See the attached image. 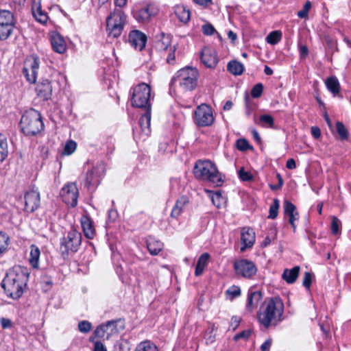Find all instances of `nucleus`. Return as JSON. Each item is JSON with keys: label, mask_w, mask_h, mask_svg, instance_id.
Wrapping results in <instances>:
<instances>
[{"label": "nucleus", "mask_w": 351, "mask_h": 351, "mask_svg": "<svg viewBox=\"0 0 351 351\" xmlns=\"http://www.w3.org/2000/svg\"><path fill=\"white\" fill-rule=\"evenodd\" d=\"M28 273L20 267L9 270L1 282L7 297L17 300L21 297L28 280Z\"/></svg>", "instance_id": "nucleus-1"}, {"label": "nucleus", "mask_w": 351, "mask_h": 351, "mask_svg": "<svg viewBox=\"0 0 351 351\" xmlns=\"http://www.w3.org/2000/svg\"><path fill=\"white\" fill-rule=\"evenodd\" d=\"M284 312V304L278 297L266 300L258 312L259 322L268 328L271 326H276L282 320Z\"/></svg>", "instance_id": "nucleus-2"}, {"label": "nucleus", "mask_w": 351, "mask_h": 351, "mask_svg": "<svg viewBox=\"0 0 351 351\" xmlns=\"http://www.w3.org/2000/svg\"><path fill=\"white\" fill-rule=\"evenodd\" d=\"M151 88L145 84L141 83L134 88L132 96V106L135 108H143L146 110L145 114L140 120L142 128H149L151 121Z\"/></svg>", "instance_id": "nucleus-3"}, {"label": "nucleus", "mask_w": 351, "mask_h": 351, "mask_svg": "<svg viewBox=\"0 0 351 351\" xmlns=\"http://www.w3.org/2000/svg\"><path fill=\"white\" fill-rule=\"evenodd\" d=\"M193 173L197 179L208 182L215 186L221 185L223 182L221 173L215 164L210 160H199L197 161Z\"/></svg>", "instance_id": "nucleus-4"}, {"label": "nucleus", "mask_w": 351, "mask_h": 351, "mask_svg": "<svg viewBox=\"0 0 351 351\" xmlns=\"http://www.w3.org/2000/svg\"><path fill=\"white\" fill-rule=\"evenodd\" d=\"M20 125L26 135H35L43 129L40 114L34 109L27 111L22 116Z\"/></svg>", "instance_id": "nucleus-5"}, {"label": "nucleus", "mask_w": 351, "mask_h": 351, "mask_svg": "<svg viewBox=\"0 0 351 351\" xmlns=\"http://www.w3.org/2000/svg\"><path fill=\"white\" fill-rule=\"evenodd\" d=\"M198 72L195 69L187 66L179 70L173 81L178 83L184 90H193L197 84Z\"/></svg>", "instance_id": "nucleus-6"}, {"label": "nucleus", "mask_w": 351, "mask_h": 351, "mask_svg": "<svg viewBox=\"0 0 351 351\" xmlns=\"http://www.w3.org/2000/svg\"><path fill=\"white\" fill-rule=\"evenodd\" d=\"M125 25V14L120 10H115L108 16L106 20V30L108 36L118 38L123 31Z\"/></svg>", "instance_id": "nucleus-7"}, {"label": "nucleus", "mask_w": 351, "mask_h": 351, "mask_svg": "<svg viewBox=\"0 0 351 351\" xmlns=\"http://www.w3.org/2000/svg\"><path fill=\"white\" fill-rule=\"evenodd\" d=\"M15 25L13 14L5 10L0 11V40L7 39L12 33Z\"/></svg>", "instance_id": "nucleus-8"}, {"label": "nucleus", "mask_w": 351, "mask_h": 351, "mask_svg": "<svg viewBox=\"0 0 351 351\" xmlns=\"http://www.w3.org/2000/svg\"><path fill=\"white\" fill-rule=\"evenodd\" d=\"M82 235L75 230L69 231L61 241L60 250L62 254H68L69 252H75L81 244Z\"/></svg>", "instance_id": "nucleus-9"}, {"label": "nucleus", "mask_w": 351, "mask_h": 351, "mask_svg": "<svg viewBox=\"0 0 351 351\" xmlns=\"http://www.w3.org/2000/svg\"><path fill=\"white\" fill-rule=\"evenodd\" d=\"M123 328V322L121 319L110 320L107 322L106 324L99 326L95 330V334L99 338H104L106 336V339H108Z\"/></svg>", "instance_id": "nucleus-10"}, {"label": "nucleus", "mask_w": 351, "mask_h": 351, "mask_svg": "<svg viewBox=\"0 0 351 351\" xmlns=\"http://www.w3.org/2000/svg\"><path fill=\"white\" fill-rule=\"evenodd\" d=\"M194 121L201 127L210 125L214 121V117L210 106L205 104L198 106L194 113Z\"/></svg>", "instance_id": "nucleus-11"}, {"label": "nucleus", "mask_w": 351, "mask_h": 351, "mask_svg": "<svg viewBox=\"0 0 351 351\" xmlns=\"http://www.w3.org/2000/svg\"><path fill=\"white\" fill-rule=\"evenodd\" d=\"M38 68L39 60L37 57L32 56L26 60L23 72L29 83L36 82Z\"/></svg>", "instance_id": "nucleus-12"}, {"label": "nucleus", "mask_w": 351, "mask_h": 351, "mask_svg": "<svg viewBox=\"0 0 351 351\" xmlns=\"http://www.w3.org/2000/svg\"><path fill=\"white\" fill-rule=\"evenodd\" d=\"M63 201L68 205L75 207L77 203L78 189L75 183L66 184L61 190Z\"/></svg>", "instance_id": "nucleus-13"}, {"label": "nucleus", "mask_w": 351, "mask_h": 351, "mask_svg": "<svg viewBox=\"0 0 351 351\" xmlns=\"http://www.w3.org/2000/svg\"><path fill=\"white\" fill-rule=\"evenodd\" d=\"M234 268L237 274L244 278H250L256 272V268L254 263L245 259L234 262Z\"/></svg>", "instance_id": "nucleus-14"}, {"label": "nucleus", "mask_w": 351, "mask_h": 351, "mask_svg": "<svg viewBox=\"0 0 351 351\" xmlns=\"http://www.w3.org/2000/svg\"><path fill=\"white\" fill-rule=\"evenodd\" d=\"M202 63L208 68H214L218 63L216 51L213 48L205 47L201 54Z\"/></svg>", "instance_id": "nucleus-15"}, {"label": "nucleus", "mask_w": 351, "mask_h": 351, "mask_svg": "<svg viewBox=\"0 0 351 351\" xmlns=\"http://www.w3.org/2000/svg\"><path fill=\"white\" fill-rule=\"evenodd\" d=\"M40 204V194L36 191H27L25 195V208L27 212H34Z\"/></svg>", "instance_id": "nucleus-16"}, {"label": "nucleus", "mask_w": 351, "mask_h": 351, "mask_svg": "<svg viewBox=\"0 0 351 351\" xmlns=\"http://www.w3.org/2000/svg\"><path fill=\"white\" fill-rule=\"evenodd\" d=\"M147 36L138 30H134L130 33L129 42L136 49L141 51L145 47Z\"/></svg>", "instance_id": "nucleus-17"}, {"label": "nucleus", "mask_w": 351, "mask_h": 351, "mask_svg": "<svg viewBox=\"0 0 351 351\" xmlns=\"http://www.w3.org/2000/svg\"><path fill=\"white\" fill-rule=\"evenodd\" d=\"M36 91L38 97L48 100L52 95V86L47 79H42L37 84Z\"/></svg>", "instance_id": "nucleus-18"}, {"label": "nucleus", "mask_w": 351, "mask_h": 351, "mask_svg": "<svg viewBox=\"0 0 351 351\" xmlns=\"http://www.w3.org/2000/svg\"><path fill=\"white\" fill-rule=\"evenodd\" d=\"M241 241L243 247H241V251L244 252L247 247H251L255 241V233L252 229L250 228H243L241 234Z\"/></svg>", "instance_id": "nucleus-19"}, {"label": "nucleus", "mask_w": 351, "mask_h": 351, "mask_svg": "<svg viewBox=\"0 0 351 351\" xmlns=\"http://www.w3.org/2000/svg\"><path fill=\"white\" fill-rule=\"evenodd\" d=\"M32 14L35 19L40 23H45L47 21V14L41 10V5L40 0H33L32 5Z\"/></svg>", "instance_id": "nucleus-20"}, {"label": "nucleus", "mask_w": 351, "mask_h": 351, "mask_svg": "<svg viewBox=\"0 0 351 351\" xmlns=\"http://www.w3.org/2000/svg\"><path fill=\"white\" fill-rule=\"evenodd\" d=\"M51 43L53 49L59 53H63L66 51V43L63 38L58 34L51 36Z\"/></svg>", "instance_id": "nucleus-21"}, {"label": "nucleus", "mask_w": 351, "mask_h": 351, "mask_svg": "<svg viewBox=\"0 0 351 351\" xmlns=\"http://www.w3.org/2000/svg\"><path fill=\"white\" fill-rule=\"evenodd\" d=\"M300 267L295 266L292 269H285L282 273V278L288 284H293L297 280Z\"/></svg>", "instance_id": "nucleus-22"}, {"label": "nucleus", "mask_w": 351, "mask_h": 351, "mask_svg": "<svg viewBox=\"0 0 351 351\" xmlns=\"http://www.w3.org/2000/svg\"><path fill=\"white\" fill-rule=\"evenodd\" d=\"M81 224L86 237L93 239L95 235V229L90 219L86 216H83L81 219Z\"/></svg>", "instance_id": "nucleus-23"}, {"label": "nucleus", "mask_w": 351, "mask_h": 351, "mask_svg": "<svg viewBox=\"0 0 351 351\" xmlns=\"http://www.w3.org/2000/svg\"><path fill=\"white\" fill-rule=\"evenodd\" d=\"M262 298V294L260 291L251 292L247 298L246 307L250 311L256 308Z\"/></svg>", "instance_id": "nucleus-24"}, {"label": "nucleus", "mask_w": 351, "mask_h": 351, "mask_svg": "<svg viewBox=\"0 0 351 351\" xmlns=\"http://www.w3.org/2000/svg\"><path fill=\"white\" fill-rule=\"evenodd\" d=\"M154 13L149 6L143 8L135 13L134 16L138 22L145 23L148 21Z\"/></svg>", "instance_id": "nucleus-25"}, {"label": "nucleus", "mask_w": 351, "mask_h": 351, "mask_svg": "<svg viewBox=\"0 0 351 351\" xmlns=\"http://www.w3.org/2000/svg\"><path fill=\"white\" fill-rule=\"evenodd\" d=\"M174 12L181 22L184 23L189 22L190 19V11L185 6L178 5L176 6Z\"/></svg>", "instance_id": "nucleus-26"}, {"label": "nucleus", "mask_w": 351, "mask_h": 351, "mask_svg": "<svg viewBox=\"0 0 351 351\" xmlns=\"http://www.w3.org/2000/svg\"><path fill=\"white\" fill-rule=\"evenodd\" d=\"M209 258L210 255L208 253H204L199 256L195 267V276H199L203 273L205 267L208 263Z\"/></svg>", "instance_id": "nucleus-27"}, {"label": "nucleus", "mask_w": 351, "mask_h": 351, "mask_svg": "<svg viewBox=\"0 0 351 351\" xmlns=\"http://www.w3.org/2000/svg\"><path fill=\"white\" fill-rule=\"evenodd\" d=\"M325 84L328 90L333 95H337L339 93L340 85L336 77L332 76L328 77L325 81Z\"/></svg>", "instance_id": "nucleus-28"}, {"label": "nucleus", "mask_w": 351, "mask_h": 351, "mask_svg": "<svg viewBox=\"0 0 351 351\" xmlns=\"http://www.w3.org/2000/svg\"><path fill=\"white\" fill-rule=\"evenodd\" d=\"M147 249L151 254L157 255L162 249L163 244L159 241L149 238L147 241Z\"/></svg>", "instance_id": "nucleus-29"}, {"label": "nucleus", "mask_w": 351, "mask_h": 351, "mask_svg": "<svg viewBox=\"0 0 351 351\" xmlns=\"http://www.w3.org/2000/svg\"><path fill=\"white\" fill-rule=\"evenodd\" d=\"M189 201L186 197H182L179 199L177 200L176 205L174 206L171 216L172 217H178L182 211L183 208L188 204Z\"/></svg>", "instance_id": "nucleus-30"}, {"label": "nucleus", "mask_w": 351, "mask_h": 351, "mask_svg": "<svg viewBox=\"0 0 351 351\" xmlns=\"http://www.w3.org/2000/svg\"><path fill=\"white\" fill-rule=\"evenodd\" d=\"M227 69L232 74L239 75L243 73L244 66L241 62L237 60H232L228 64Z\"/></svg>", "instance_id": "nucleus-31"}, {"label": "nucleus", "mask_w": 351, "mask_h": 351, "mask_svg": "<svg viewBox=\"0 0 351 351\" xmlns=\"http://www.w3.org/2000/svg\"><path fill=\"white\" fill-rule=\"evenodd\" d=\"M171 36L164 33L160 34V38L156 42V48L158 50L165 51L171 44Z\"/></svg>", "instance_id": "nucleus-32"}, {"label": "nucleus", "mask_w": 351, "mask_h": 351, "mask_svg": "<svg viewBox=\"0 0 351 351\" xmlns=\"http://www.w3.org/2000/svg\"><path fill=\"white\" fill-rule=\"evenodd\" d=\"M29 263L34 268H38L39 265L40 250L35 245L30 246Z\"/></svg>", "instance_id": "nucleus-33"}, {"label": "nucleus", "mask_w": 351, "mask_h": 351, "mask_svg": "<svg viewBox=\"0 0 351 351\" xmlns=\"http://www.w3.org/2000/svg\"><path fill=\"white\" fill-rule=\"evenodd\" d=\"M8 155V145L7 138L0 134V161H3Z\"/></svg>", "instance_id": "nucleus-34"}, {"label": "nucleus", "mask_w": 351, "mask_h": 351, "mask_svg": "<svg viewBox=\"0 0 351 351\" xmlns=\"http://www.w3.org/2000/svg\"><path fill=\"white\" fill-rule=\"evenodd\" d=\"M325 40L326 43L327 48H326V56L331 58L332 56L334 51H339V48L337 47V41L333 40L329 36L325 38Z\"/></svg>", "instance_id": "nucleus-35"}, {"label": "nucleus", "mask_w": 351, "mask_h": 351, "mask_svg": "<svg viewBox=\"0 0 351 351\" xmlns=\"http://www.w3.org/2000/svg\"><path fill=\"white\" fill-rule=\"evenodd\" d=\"M136 351H157L156 346L149 341L140 343L136 348Z\"/></svg>", "instance_id": "nucleus-36"}, {"label": "nucleus", "mask_w": 351, "mask_h": 351, "mask_svg": "<svg viewBox=\"0 0 351 351\" xmlns=\"http://www.w3.org/2000/svg\"><path fill=\"white\" fill-rule=\"evenodd\" d=\"M281 36L282 34L280 31H274L268 34L266 40L271 45H275L280 41Z\"/></svg>", "instance_id": "nucleus-37"}, {"label": "nucleus", "mask_w": 351, "mask_h": 351, "mask_svg": "<svg viewBox=\"0 0 351 351\" xmlns=\"http://www.w3.org/2000/svg\"><path fill=\"white\" fill-rule=\"evenodd\" d=\"M9 237L0 232V255L5 252L9 245Z\"/></svg>", "instance_id": "nucleus-38"}, {"label": "nucleus", "mask_w": 351, "mask_h": 351, "mask_svg": "<svg viewBox=\"0 0 351 351\" xmlns=\"http://www.w3.org/2000/svg\"><path fill=\"white\" fill-rule=\"evenodd\" d=\"M280 207V202L278 199H274L272 204L269 208V218L276 219L278 216V209Z\"/></svg>", "instance_id": "nucleus-39"}, {"label": "nucleus", "mask_w": 351, "mask_h": 351, "mask_svg": "<svg viewBox=\"0 0 351 351\" xmlns=\"http://www.w3.org/2000/svg\"><path fill=\"white\" fill-rule=\"evenodd\" d=\"M97 174H98L97 169L94 168L91 171H89L87 173L86 178V184L91 185V184H97L99 182V180L95 179V176H97Z\"/></svg>", "instance_id": "nucleus-40"}, {"label": "nucleus", "mask_w": 351, "mask_h": 351, "mask_svg": "<svg viewBox=\"0 0 351 351\" xmlns=\"http://www.w3.org/2000/svg\"><path fill=\"white\" fill-rule=\"evenodd\" d=\"M337 131L340 136L341 139H347L348 136V132L344 125L341 122H337Z\"/></svg>", "instance_id": "nucleus-41"}, {"label": "nucleus", "mask_w": 351, "mask_h": 351, "mask_svg": "<svg viewBox=\"0 0 351 351\" xmlns=\"http://www.w3.org/2000/svg\"><path fill=\"white\" fill-rule=\"evenodd\" d=\"M263 91V86L261 83H258L252 88L251 95L254 98H258L261 96Z\"/></svg>", "instance_id": "nucleus-42"}, {"label": "nucleus", "mask_w": 351, "mask_h": 351, "mask_svg": "<svg viewBox=\"0 0 351 351\" xmlns=\"http://www.w3.org/2000/svg\"><path fill=\"white\" fill-rule=\"evenodd\" d=\"M212 202L217 208L221 207L223 203L225 202L224 198L219 193H214L211 197Z\"/></svg>", "instance_id": "nucleus-43"}, {"label": "nucleus", "mask_w": 351, "mask_h": 351, "mask_svg": "<svg viewBox=\"0 0 351 351\" xmlns=\"http://www.w3.org/2000/svg\"><path fill=\"white\" fill-rule=\"evenodd\" d=\"M239 177L242 181H250L253 180V176L250 171H245L244 168H241L239 172Z\"/></svg>", "instance_id": "nucleus-44"}, {"label": "nucleus", "mask_w": 351, "mask_h": 351, "mask_svg": "<svg viewBox=\"0 0 351 351\" xmlns=\"http://www.w3.org/2000/svg\"><path fill=\"white\" fill-rule=\"evenodd\" d=\"M340 225L341 222L339 219L337 217L332 216L331 221V231L333 234L339 233Z\"/></svg>", "instance_id": "nucleus-45"}, {"label": "nucleus", "mask_w": 351, "mask_h": 351, "mask_svg": "<svg viewBox=\"0 0 351 351\" xmlns=\"http://www.w3.org/2000/svg\"><path fill=\"white\" fill-rule=\"evenodd\" d=\"M76 149V143L73 141H68L64 148V154L70 155L74 152Z\"/></svg>", "instance_id": "nucleus-46"}, {"label": "nucleus", "mask_w": 351, "mask_h": 351, "mask_svg": "<svg viewBox=\"0 0 351 351\" xmlns=\"http://www.w3.org/2000/svg\"><path fill=\"white\" fill-rule=\"evenodd\" d=\"M78 329L82 332L87 333L91 329V324L88 321H82L78 324Z\"/></svg>", "instance_id": "nucleus-47"}, {"label": "nucleus", "mask_w": 351, "mask_h": 351, "mask_svg": "<svg viewBox=\"0 0 351 351\" xmlns=\"http://www.w3.org/2000/svg\"><path fill=\"white\" fill-rule=\"evenodd\" d=\"M311 2L306 1L304 5L303 9L302 10H300L298 12V16L301 19L306 18L308 16V12L309 11V10L311 9Z\"/></svg>", "instance_id": "nucleus-48"}, {"label": "nucleus", "mask_w": 351, "mask_h": 351, "mask_svg": "<svg viewBox=\"0 0 351 351\" xmlns=\"http://www.w3.org/2000/svg\"><path fill=\"white\" fill-rule=\"evenodd\" d=\"M284 210L286 215L293 213L296 211V207L289 200L284 202Z\"/></svg>", "instance_id": "nucleus-49"}, {"label": "nucleus", "mask_w": 351, "mask_h": 351, "mask_svg": "<svg viewBox=\"0 0 351 351\" xmlns=\"http://www.w3.org/2000/svg\"><path fill=\"white\" fill-rule=\"evenodd\" d=\"M260 121L270 128H274V119L271 115L263 114L260 117Z\"/></svg>", "instance_id": "nucleus-50"}, {"label": "nucleus", "mask_w": 351, "mask_h": 351, "mask_svg": "<svg viewBox=\"0 0 351 351\" xmlns=\"http://www.w3.org/2000/svg\"><path fill=\"white\" fill-rule=\"evenodd\" d=\"M237 147L241 151H245L250 148V146L247 140L241 138L237 141Z\"/></svg>", "instance_id": "nucleus-51"}, {"label": "nucleus", "mask_w": 351, "mask_h": 351, "mask_svg": "<svg viewBox=\"0 0 351 351\" xmlns=\"http://www.w3.org/2000/svg\"><path fill=\"white\" fill-rule=\"evenodd\" d=\"M312 281V274L311 272L306 271L304 273L302 285L307 289L310 288Z\"/></svg>", "instance_id": "nucleus-52"}, {"label": "nucleus", "mask_w": 351, "mask_h": 351, "mask_svg": "<svg viewBox=\"0 0 351 351\" xmlns=\"http://www.w3.org/2000/svg\"><path fill=\"white\" fill-rule=\"evenodd\" d=\"M228 295H232L233 298L237 297L241 294L240 288L237 286H232L227 291Z\"/></svg>", "instance_id": "nucleus-53"}, {"label": "nucleus", "mask_w": 351, "mask_h": 351, "mask_svg": "<svg viewBox=\"0 0 351 351\" xmlns=\"http://www.w3.org/2000/svg\"><path fill=\"white\" fill-rule=\"evenodd\" d=\"M287 215L289 217V221L290 224L291 225V226L293 227V230L295 231V221L297 220L298 218V213L297 211H295V212H294L293 213H290Z\"/></svg>", "instance_id": "nucleus-54"}, {"label": "nucleus", "mask_w": 351, "mask_h": 351, "mask_svg": "<svg viewBox=\"0 0 351 351\" xmlns=\"http://www.w3.org/2000/svg\"><path fill=\"white\" fill-rule=\"evenodd\" d=\"M202 32L205 35H212L215 29L210 24H206L202 26Z\"/></svg>", "instance_id": "nucleus-55"}, {"label": "nucleus", "mask_w": 351, "mask_h": 351, "mask_svg": "<svg viewBox=\"0 0 351 351\" xmlns=\"http://www.w3.org/2000/svg\"><path fill=\"white\" fill-rule=\"evenodd\" d=\"M250 335V330H243L241 332L237 334L234 336V340L237 341L240 339H247Z\"/></svg>", "instance_id": "nucleus-56"}, {"label": "nucleus", "mask_w": 351, "mask_h": 351, "mask_svg": "<svg viewBox=\"0 0 351 351\" xmlns=\"http://www.w3.org/2000/svg\"><path fill=\"white\" fill-rule=\"evenodd\" d=\"M176 48L175 46L173 47H171L170 48V51L171 52L169 53L168 55V57L167 58V62L169 63V64H173L174 60H175V51H176Z\"/></svg>", "instance_id": "nucleus-57"}, {"label": "nucleus", "mask_w": 351, "mask_h": 351, "mask_svg": "<svg viewBox=\"0 0 351 351\" xmlns=\"http://www.w3.org/2000/svg\"><path fill=\"white\" fill-rule=\"evenodd\" d=\"M0 322L3 328H10L12 326V322L10 319L2 317L0 319Z\"/></svg>", "instance_id": "nucleus-58"}, {"label": "nucleus", "mask_w": 351, "mask_h": 351, "mask_svg": "<svg viewBox=\"0 0 351 351\" xmlns=\"http://www.w3.org/2000/svg\"><path fill=\"white\" fill-rule=\"evenodd\" d=\"M240 318L236 316H234L231 319L230 326L232 327L233 330H235L239 325Z\"/></svg>", "instance_id": "nucleus-59"}, {"label": "nucleus", "mask_w": 351, "mask_h": 351, "mask_svg": "<svg viewBox=\"0 0 351 351\" xmlns=\"http://www.w3.org/2000/svg\"><path fill=\"white\" fill-rule=\"evenodd\" d=\"M311 134L315 138H319L321 136V131L318 127H312L311 128Z\"/></svg>", "instance_id": "nucleus-60"}, {"label": "nucleus", "mask_w": 351, "mask_h": 351, "mask_svg": "<svg viewBox=\"0 0 351 351\" xmlns=\"http://www.w3.org/2000/svg\"><path fill=\"white\" fill-rule=\"evenodd\" d=\"M94 351H106V349L102 343L96 341L94 346Z\"/></svg>", "instance_id": "nucleus-61"}, {"label": "nucleus", "mask_w": 351, "mask_h": 351, "mask_svg": "<svg viewBox=\"0 0 351 351\" xmlns=\"http://www.w3.org/2000/svg\"><path fill=\"white\" fill-rule=\"evenodd\" d=\"M271 345V340L268 339L264 343L262 344L261 348L262 351H269Z\"/></svg>", "instance_id": "nucleus-62"}, {"label": "nucleus", "mask_w": 351, "mask_h": 351, "mask_svg": "<svg viewBox=\"0 0 351 351\" xmlns=\"http://www.w3.org/2000/svg\"><path fill=\"white\" fill-rule=\"evenodd\" d=\"M308 50L306 46L303 45L300 47V53L301 58H305L308 55Z\"/></svg>", "instance_id": "nucleus-63"}, {"label": "nucleus", "mask_w": 351, "mask_h": 351, "mask_svg": "<svg viewBox=\"0 0 351 351\" xmlns=\"http://www.w3.org/2000/svg\"><path fill=\"white\" fill-rule=\"evenodd\" d=\"M286 166L289 169H293L296 167V164L295 160L291 158L287 160Z\"/></svg>", "instance_id": "nucleus-64"}]
</instances>
